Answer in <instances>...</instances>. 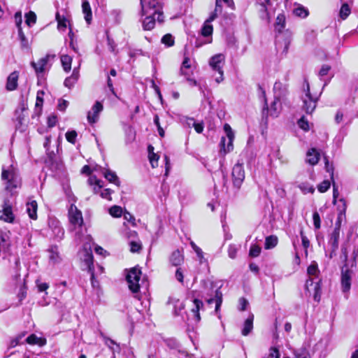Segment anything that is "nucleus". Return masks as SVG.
I'll use <instances>...</instances> for the list:
<instances>
[{"label":"nucleus","instance_id":"64","mask_svg":"<svg viewBox=\"0 0 358 358\" xmlns=\"http://www.w3.org/2000/svg\"><path fill=\"white\" fill-rule=\"evenodd\" d=\"M175 276L178 282H180L181 283L183 282L184 276H183V273H182V268L180 267L177 268V270L176 271Z\"/></svg>","mask_w":358,"mask_h":358},{"label":"nucleus","instance_id":"63","mask_svg":"<svg viewBox=\"0 0 358 358\" xmlns=\"http://www.w3.org/2000/svg\"><path fill=\"white\" fill-rule=\"evenodd\" d=\"M268 358H280L278 350L275 348H271Z\"/></svg>","mask_w":358,"mask_h":358},{"label":"nucleus","instance_id":"35","mask_svg":"<svg viewBox=\"0 0 358 358\" xmlns=\"http://www.w3.org/2000/svg\"><path fill=\"white\" fill-rule=\"evenodd\" d=\"M211 22H208V19L206 20L202 29L201 34L203 36H210L213 33V26L210 24Z\"/></svg>","mask_w":358,"mask_h":358},{"label":"nucleus","instance_id":"45","mask_svg":"<svg viewBox=\"0 0 358 358\" xmlns=\"http://www.w3.org/2000/svg\"><path fill=\"white\" fill-rule=\"evenodd\" d=\"M129 247L131 252H138L142 248V245L140 241H131L129 242Z\"/></svg>","mask_w":358,"mask_h":358},{"label":"nucleus","instance_id":"60","mask_svg":"<svg viewBox=\"0 0 358 358\" xmlns=\"http://www.w3.org/2000/svg\"><path fill=\"white\" fill-rule=\"evenodd\" d=\"M330 69V66L327 64H324L319 72V76H320V78H322L324 76H327Z\"/></svg>","mask_w":358,"mask_h":358},{"label":"nucleus","instance_id":"33","mask_svg":"<svg viewBox=\"0 0 358 358\" xmlns=\"http://www.w3.org/2000/svg\"><path fill=\"white\" fill-rule=\"evenodd\" d=\"M61 62L64 70L66 72L70 71L71 69L72 58L68 55H64L61 57Z\"/></svg>","mask_w":358,"mask_h":358},{"label":"nucleus","instance_id":"48","mask_svg":"<svg viewBox=\"0 0 358 358\" xmlns=\"http://www.w3.org/2000/svg\"><path fill=\"white\" fill-rule=\"evenodd\" d=\"M294 13L296 16L304 18L308 16V11L305 8L299 6L294 10Z\"/></svg>","mask_w":358,"mask_h":358},{"label":"nucleus","instance_id":"28","mask_svg":"<svg viewBox=\"0 0 358 358\" xmlns=\"http://www.w3.org/2000/svg\"><path fill=\"white\" fill-rule=\"evenodd\" d=\"M26 342L30 345H38L41 347L46 344V339L44 338H39L36 335L32 334L26 338Z\"/></svg>","mask_w":358,"mask_h":358},{"label":"nucleus","instance_id":"12","mask_svg":"<svg viewBox=\"0 0 358 358\" xmlns=\"http://www.w3.org/2000/svg\"><path fill=\"white\" fill-rule=\"evenodd\" d=\"M69 221L75 227H81L83 224L82 213L77 207L71 204L69 210Z\"/></svg>","mask_w":358,"mask_h":358},{"label":"nucleus","instance_id":"14","mask_svg":"<svg viewBox=\"0 0 358 358\" xmlns=\"http://www.w3.org/2000/svg\"><path fill=\"white\" fill-rule=\"evenodd\" d=\"M258 90H259V93L260 94V96L263 98L264 103H265V107L264 108V110L265 109H266L267 112L269 113L271 116L277 117L278 114V108L276 107V105H277V103L278 101H280V100H278V99H275L273 102L272 103V104L271 106V108L268 110V106H267V101H266V98L265 90L259 85H258Z\"/></svg>","mask_w":358,"mask_h":358},{"label":"nucleus","instance_id":"15","mask_svg":"<svg viewBox=\"0 0 358 358\" xmlns=\"http://www.w3.org/2000/svg\"><path fill=\"white\" fill-rule=\"evenodd\" d=\"M0 219L7 222H13L14 220L12 206L8 201H4L3 209L0 211Z\"/></svg>","mask_w":358,"mask_h":358},{"label":"nucleus","instance_id":"30","mask_svg":"<svg viewBox=\"0 0 358 358\" xmlns=\"http://www.w3.org/2000/svg\"><path fill=\"white\" fill-rule=\"evenodd\" d=\"M103 174L105 178L107 179L110 182H113L116 185L120 186V182L115 172L109 169H104Z\"/></svg>","mask_w":358,"mask_h":358},{"label":"nucleus","instance_id":"62","mask_svg":"<svg viewBox=\"0 0 358 358\" xmlns=\"http://www.w3.org/2000/svg\"><path fill=\"white\" fill-rule=\"evenodd\" d=\"M15 24H16V26L17 27V29H20V28H22L21 27V24H22V13L20 11H18L17 13H15Z\"/></svg>","mask_w":358,"mask_h":358},{"label":"nucleus","instance_id":"6","mask_svg":"<svg viewBox=\"0 0 358 358\" xmlns=\"http://www.w3.org/2000/svg\"><path fill=\"white\" fill-rule=\"evenodd\" d=\"M142 15H148V16L143 21V27L144 30H151L155 27L156 20L158 22L162 23L164 21V15L162 10L159 11V13H143Z\"/></svg>","mask_w":358,"mask_h":358},{"label":"nucleus","instance_id":"9","mask_svg":"<svg viewBox=\"0 0 358 358\" xmlns=\"http://www.w3.org/2000/svg\"><path fill=\"white\" fill-rule=\"evenodd\" d=\"M81 258L83 259V261L88 269V271L91 274V280H92V283L93 285L94 273V265H93V255H92V252L90 247H89V248H87V245L84 246V249H83V251L82 253Z\"/></svg>","mask_w":358,"mask_h":358},{"label":"nucleus","instance_id":"31","mask_svg":"<svg viewBox=\"0 0 358 358\" xmlns=\"http://www.w3.org/2000/svg\"><path fill=\"white\" fill-rule=\"evenodd\" d=\"M278 242V237L274 235L268 236L266 238L264 248L266 250H270L275 248Z\"/></svg>","mask_w":358,"mask_h":358},{"label":"nucleus","instance_id":"27","mask_svg":"<svg viewBox=\"0 0 358 358\" xmlns=\"http://www.w3.org/2000/svg\"><path fill=\"white\" fill-rule=\"evenodd\" d=\"M253 320L254 315H250L245 321L243 324V327L241 331V334L243 336H248L253 329Z\"/></svg>","mask_w":358,"mask_h":358},{"label":"nucleus","instance_id":"23","mask_svg":"<svg viewBox=\"0 0 358 358\" xmlns=\"http://www.w3.org/2000/svg\"><path fill=\"white\" fill-rule=\"evenodd\" d=\"M19 73L17 71H13L11 73L7 78L6 89L12 91L17 87V80Z\"/></svg>","mask_w":358,"mask_h":358},{"label":"nucleus","instance_id":"1","mask_svg":"<svg viewBox=\"0 0 358 358\" xmlns=\"http://www.w3.org/2000/svg\"><path fill=\"white\" fill-rule=\"evenodd\" d=\"M2 180L6 181V189L13 192L20 186V178L17 170L13 166L7 169H3L1 173Z\"/></svg>","mask_w":358,"mask_h":358},{"label":"nucleus","instance_id":"32","mask_svg":"<svg viewBox=\"0 0 358 358\" xmlns=\"http://www.w3.org/2000/svg\"><path fill=\"white\" fill-rule=\"evenodd\" d=\"M190 59L188 57H185L180 69L181 73L185 76H190Z\"/></svg>","mask_w":358,"mask_h":358},{"label":"nucleus","instance_id":"11","mask_svg":"<svg viewBox=\"0 0 358 358\" xmlns=\"http://www.w3.org/2000/svg\"><path fill=\"white\" fill-rule=\"evenodd\" d=\"M340 232L332 231L328 236V245L330 247L329 258L331 259L336 255L338 248Z\"/></svg>","mask_w":358,"mask_h":358},{"label":"nucleus","instance_id":"21","mask_svg":"<svg viewBox=\"0 0 358 358\" xmlns=\"http://www.w3.org/2000/svg\"><path fill=\"white\" fill-rule=\"evenodd\" d=\"M203 307V303L202 301H201L199 299H196L193 300V306L191 309V313L192 314L193 319L196 322H199L201 320L199 310Z\"/></svg>","mask_w":358,"mask_h":358},{"label":"nucleus","instance_id":"37","mask_svg":"<svg viewBox=\"0 0 358 358\" xmlns=\"http://www.w3.org/2000/svg\"><path fill=\"white\" fill-rule=\"evenodd\" d=\"M17 31H18V37H19V39H20V43H21V47L22 48H28L29 46V41H28V39L27 38V37L25 36L24 32L22 31V28L18 29Z\"/></svg>","mask_w":358,"mask_h":358},{"label":"nucleus","instance_id":"2","mask_svg":"<svg viewBox=\"0 0 358 358\" xmlns=\"http://www.w3.org/2000/svg\"><path fill=\"white\" fill-rule=\"evenodd\" d=\"M141 269L134 267L129 271L127 275V281L129 288L134 293H137L139 291L140 287L144 284L145 287L147 286L146 282L143 280H141Z\"/></svg>","mask_w":358,"mask_h":358},{"label":"nucleus","instance_id":"19","mask_svg":"<svg viewBox=\"0 0 358 358\" xmlns=\"http://www.w3.org/2000/svg\"><path fill=\"white\" fill-rule=\"evenodd\" d=\"M339 202L342 203V206H339L340 212L338 215L337 220L335 223L334 229L332 231H336L338 232H341V227L343 217L345 216V210H346V203L343 199H341Z\"/></svg>","mask_w":358,"mask_h":358},{"label":"nucleus","instance_id":"38","mask_svg":"<svg viewBox=\"0 0 358 358\" xmlns=\"http://www.w3.org/2000/svg\"><path fill=\"white\" fill-rule=\"evenodd\" d=\"M56 20L57 21V28L59 30H64L66 27V20L64 16H61L59 13L56 14Z\"/></svg>","mask_w":358,"mask_h":358},{"label":"nucleus","instance_id":"24","mask_svg":"<svg viewBox=\"0 0 358 358\" xmlns=\"http://www.w3.org/2000/svg\"><path fill=\"white\" fill-rule=\"evenodd\" d=\"M208 303H215V312L217 313L222 303V294L220 289H217L213 297L207 299Z\"/></svg>","mask_w":358,"mask_h":358},{"label":"nucleus","instance_id":"52","mask_svg":"<svg viewBox=\"0 0 358 358\" xmlns=\"http://www.w3.org/2000/svg\"><path fill=\"white\" fill-rule=\"evenodd\" d=\"M261 252V248L257 245H253L251 246L250 250V256L252 257H257L259 255Z\"/></svg>","mask_w":358,"mask_h":358},{"label":"nucleus","instance_id":"59","mask_svg":"<svg viewBox=\"0 0 358 358\" xmlns=\"http://www.w3.org/2000/svg\"><path fill=\"white\" fill-rule=\"evenodd\" d=\"M238 248L235 245H230L228 248V255L230 258L234 259L236 257Z\"/></svg>","mask_w":358,"mask_h":358},{"label":"nucleus","instance_id":"29","mask_svg":"<svg viewBox=\"0 0 358 358\" xmlns=\"http://www.w3.org/2000/svg\"><path fill=\"white\" fill-rule=\"evenodd\" d=\"M83 13L85 15V20L87 24H90L92 21V10L90 3L87 0H83L82 3Z\"/></svg>","mask_w":358,"mask_h":358},{"label":"nucleus","instance_id":"34","mask_svg":"<svg viewBox=\"0 0 358 358\" xmlns=\"http://www.w3.org/2000/svg\"><path fill=\"white\" fill-rule=\"evenodd\" d=\"M50 259L53 262H57L59 259L58 249L56 246L51 247L48 250Z\"/></svg>","mask_w":358,"mask_h":358},{"label":"nucleus","instance_id":"41","mask_svg":"<svg viewBox=\"0 0 358 358\" xmlns=\"http://www.w3.org/2000/svg\"><path fill=\"white\" fill-rule=\"evenodd\" d=\"M26 17V24L31 27L34 24L36 23V15L33 11H29L28 13L25 15Z\"/></svg>","mask_w":358,"mask_h":358},{"label":"nucleus","instance_id":"4","mask_svg":"<svg viewBox=\"0 0 358 358\" xmlns=\"http://www.w3.org/2000/svg\"><path fill=\"white\" fill-rule=\"evenodd\" d=\"M224 130L226 133V137H222L220 141V152L223 153V155H226L227 153L231 152L233 148V141L234 139V134L231 128V127L228 124H225L224 126Z\"/></svg>","mask_w":358,"mask_h":358},{"label":"nucleus","instance_id":"8","mask_svg":"<svg viewBox=\"0 0 358 358\" xmlns=\"http://www.w3.org/2000/svg\"><path fill=\"white\" fill-rule=\"evenodd\" d=\"M233 185L239 189L245 179V171L243 164L237 163L232 169Z\"/></svg>","mask_w":358,"mask_h":358},{"label":"nucleus","instance_id":"7","mask_svg":"<svg viewBox=\"0 0 358 358\" xmlns=\"http://www.w3.org/2000/svg\"><path fill=\"white\" fill-rule=\"evenodd\" d=\"M141 6L143 13H159V11L162 10L161 0H141Z\"/></svg>","mask_w":358,"mask_h":358},{"label":"nucleus","instance_id":"26","mask_svg":"<svg viewBox=\"0 0 358 358\" xmlns=\"http://www.w3.org/2000/svg\"><path fill=\"white\" fill-rule=\"evenodd\" d=\"M37 203L34 200L29 201L27 203V212L29 217L32 220H36L37 218Z\"/></svg>","mask_w":358,"mask_h":358},{"label":"nucleus","instance_id":"3","mask_svg":"<svg viewBox=\"0 0 358 358\" xmlns=\"http://www.w3.org/2000/svg\"><path fill=\"white\" fill-rule=\"evenodd\" d=\"M303 87L305 94L301 97L303 101L302 110L306 114L310 115L315 110L319 98L317 96H313L311 95L310 92L309 84L308 82H305Z\"/></svg>","mask_w":358,"mask_h":358},{"label":"nucleus","instance_id":"56","mask_svg":"<svg viewBox=\"0 0 358 358\" xmlns=\"http://www.w3.org/2000/svg\"><path fill=\"white\" fill-rule=\"evenodd\" d=\"M249 305L248 300L245 298L241 297L238 300V310L244 311L246 310L247 306Z\"/></svg>","mask_w":358,"mask_h":358},{"label":"nucleus","instance_id":"36","mask_svg":"<svg viewBox=\"0 0 358 358\" xmlns=\"http://www.w3.org/2000/svg\"><path fill=\"white\" fill-rule=\"evenodd\" d=\"M285 17L283 14H279L276 18L275 29L281 31L285 28Z\"/></svg>","mask_w":358,"mask_h":358},{"label":"nucleus","instance_id":"44","mask_svg":"<svg viewBox=\"0 0 358 358\" xmlns=\"http://www.w3.org/2000/svg\"><path fill=\"white\" fill-rule=\"evenodd\" d=\"M184 304L182 301L176 300L173 303V313L175 315H179L180 311L184 309Z\"/></svg>","mask_w":358,"mask_h":358},{"label":"nucleus","instance_id":"46","mask_svg":"<svg viewBox=\"0 0 358 358\" xmlns=\"http://www.w3.org/2000/svg\"><path fill=\"white\" fill-rule=\"evenodd\" d=\"M299 187L304 194L313 193L315 191L313 186L308 183H301Z\"/></svg>","mask_w":358,"mask_h":358},{"label":"nucleus","instance_id":"53","mask_svg":"<svg viewBox=\"0 0 358 358\" xmlns=\"http://www.w3.org/2000/svg\"><path fill=\"white\" fill-rule=\"evenodd\" d=\"M330 187V182L329 180H324L318 186V191L323 193L327 192Z\"/></svg>","mask_w":358,"mask_h":358},{"label":"nucleus","instance_id":"47","mask_svg":"<svg viewBox=\"0 0 358 358\" xmlns=\"http://www.w3.org/2000/svg\"><path fill=\"white\" fill-rule=\"evenodd\" d=\"M295 358H310V356L306 349L301 348L295 352Z\"/></svg>","mask_w":358,"mask_h":358},{"label":"nucleus","instance_id":"43","mask_svg":"<svg viewBox=\"0 0 358 358\" xmlns=\"http://www.w3.org/2000/svg\"><path fill=\"white\" fill-rule=\"evenodd\" d=\"M346 118V116L345 115V112L343 110L340 109L337 110L335 117H334V121L336 124H339L344 122L345 119Z\"/></svg>","mask_w":358,"mask_h":358},{"label":"nucleus","instance_id":"20","mask_svg":"<svg viewBox=\"0 0 358 358\" xmlns=\"http://www.w3.org/2000/svg\"><path fill=\"white\" fill-rule=\"evenodd\" d=\"M320 156L319 152L315 148H310L306 153V162L309 164L314 166L318 163Z\"/></svg>","mask_w":358,"mask_h":358},{"label":"nucleus","instance_id":"51","mask_svg":"<svg viewBox=\"0 0 358 358\" xmlns=\"http://www.w3.org/2000/svg\"><path fill=\"white\" fill-rule=\"evenodd\" d=\"M76 136L77 133L74 130L69 131L66 133V138L71 143L74 144L76 143Z\"/></svg>","mask_w":358,"mask_h":358},{"label":"nucleus","instance_id":"17","mask_svg":"<svg viewBox=\"0 0 358 358\" xmlns=\"http://www.w3.org/2000/svg\"><path fill=\"white\" fill-rule=\"evenodd\" d=\"M287 85L280 81H276L273 85L274 99L280 100L286 95Z\"/></svg>","mask_w":358,"mask_h":358},{"label":"nucleus","instance_id":"16","mask_svg":"<svg viewBox=\"0 0 358 358\" xmlns=\"http://www.w3.org/2000/svg\"><path fill=\"white\" fill-rule=\"evenodd\" d=\"M103 106L102 104L96 101L95 104L93 106L92 108V111H89L87 114V120L88 122L91 124L95 123L97 122L99 118V114L102 111Z\"/></svg>","mask_w":358,"mask_h":358},{"label":"nucleus","instance_id":"61","mask_svg":"<svg viewBox=\"0 0 358 358\" xmlns=\"http://www.w3.org/2000/svg\"><path fill=\"white\" fill-rule=\"evenodd\" d=\"M113 191L110 189H105L102 191H101V193H100V195L102 198L103 199H106L109 201L111 200V194H112Z\"/></svg>","mask_w":358,"mask_h":358},{"label":"nucleus","instance_id":"54","mask_svg":"<svg viewBox=\"0 0 358 358\" xmlns=\"http://www.w3.org/2000/svg\"><path fill=\"white\" fill-rule=\"evenodd\" d=\"M300 235L302 241V245L305 248V252L307 255V249L310 246V241L308 238L304 235V233L302 230L300 231Z\"/></svg>","mask_w":358,"mask_h":358},{"label":"nucleus","instance_id":"5","mask_svg":"<svg viewBox=\"0 0 358 358\" xmlns=\"http://www.w3.org/2000/svg\"><path fill=\"white\" fill-rule=\"evenodd\" d=\"M224 56L222 54H217L212 57L209 61V64L212 69L217 71L219 76L215 78V81L217 83H221L224 80L223 76V66L224 64Z\"/></svg>","mask_w":358,"mask_h":358},{"label":"nucleus","instance_id":"25","mask_svg":"<svg viewBox=\"0 0 358 358\" xmlns=\"http://www.w3.org/2000/svg\"><path fill=\"white\" fill-rule=\"evenodd\" d=\"M79 67L75 68L71 76L66 78L64 80V85L68 88H71L77 82L79 78Z\"/></svg>","mask_w":358,"mask_h":358},{"label":"nucleus","instance_id":"39","mask_svg":"<svg viewBox=\"0 0 358 358\" xmlns=\"http://www.w3.org/2000/svg\"><path fill=\"white\" fill-rule=\"evenodd\" d=\"M307 272L309 276H317L320 271L318 270L317 262H313L308 267Z\"/></svg>","mask_w":358,"mask_h":358},{"label":"nucleus","instance_id":"49","mask_svg":"<svg viewBox=\"0 0 358 358\" xmlns=\"http://www.w3.org/2000/svg\"><path fill=\"white\" fill-rule=\"evenodd\" d=\"M162 43L170 47L174 44V40L171 34H165L162 38Z\"/></svg>","mask_w":358,"mask_h":358},{"label":"nucleus","instance_id":"22","mask_svg":"<svg viewBox=\"0 0 358 358\" xmlns=\"http://www.w3.org/2000/svg\"><path fill=\"white\" fill-rule=\"evenodd\" d=\"M169 261L173 266H179L184 262V256L179 250H176L171 253Z\"/></svg>","mask_w":358,"mask_h":358},{"label":"nucleus","instance_id":"40","mask_svg":"<svg viewBox=\"0 0 358 358\" xmlns=\"http://www.w3.org/2000/svg\"><path fill=\"white\" fill-rule=\"evenodd\" d=\"M350 12H351V10H350L349 6L347 3H344L342 5V6L341 8V10L339 12V15H340L341 18H342L343 20H345L349 16V15L350 14Z\"/></svg>","mask_w":358,"mask_h":358},{"label":"nucleus","instance_id":"42","mask_svg":"<svg viewBox=\"0 0 358 358\" xmlns=\"http://www.w3.org/2000/svg\"><path fill=\"white\" fill-rule=\"evenodd\" d=\"M109 213L114 217H119L122 214V209L120 206H113L109 208Z\"/></svg>","mask_w":358,"mask_h":358},{"label":"nucleus","instance_id":"55","mask_svg":"<svg viewBox=\"0 0 358 358\" xmlns=\"http://www.w3.org/2000/svg\"><path fill=\"white\" fill-rule=\"evenodd\" d=\"M150 162L152 168L157 166L159 156L155 152H152L150 155H148Z\"/></svg>","mask_w":358,"mask_h":358},{"label":"nucleus","instance_id":"10","mask_svg":"<svg viewBox=\"0 0 358 358\" xmlns=\"http://www.w3.org/2000/svg\"><path fill=\"white\" fill-rule=\"evenodd\" d=\"M352 275V270L349 269L345 264L341 271V288L344 293H348L350 289Z\"/></svg>","mask_w":358,"mask_h":358},{"label":"nucleus","instance_id":"58","mask_svg":"<svg viewBox=\"0 0 358 358\" xmlns=\"http://www.w3.org/2000/svg\"><path fill=\"white\" fill-rule=\"evenodd\" d=\"M320 282H315L314 285V289H315V294H314V299L316 301H319L320 299Z\"/></svg>","mask_w":358,"mask_h":358},{"label":"nucleus","instance_id":"13","mask_svg":"<svg viewBox=\"0 0 358 358\" xmlns=\"http://www.w3.org/2000/svg\"><path fill=\"white\" fill-rule=\"evenodd\" d=\"M55 55H46L45 57L41 58L38 62H31V65L34 69L36 73L38 76L43 73L48 66V62L50 58H54Z\"/></svg>","mask_w":358,"mask_h":358},{"label":"nucleus","instance_id":"18","mask_svg":"<svg viewBox=\"0 0 358 358\" xmlns=\"http://www.w3.org/2000/svg\"><path fill=\"white\" fill-rule=\"evenodd\" d=\"M221 1H223L227 6L231 8L234 7V6L233 0H216L215 10L213 13H211V15L208 17V22L213 21L217 17V13L222 12Z\"/></svg>","mask_w":358,"mask_h":358},{"label":"nucleus","instance_id":"57","mask_svg":"<svg viewBox=\"0 0 358 358\" xmlns=\"http://www.w3.org/2000/svg\"><path fill=\"white\" fill-rule=\"evenodd\" d=\"M313 224H314V227L316 229H319L320 228V215L319 213L315 211L313 213Z\"/></svg>","mask_w":358,"mask_h":358},{"label":"nucleus","instance_id":"50","mask_svg":"<svg viewBox=\"0 0 358 358\" xmlns=\"http://www.w3.org/2000/svg\"><path fill=\"white\" fill-rule=\"evenodd\" d=\"M299 127L304 131L309 130L308 121L303 116L298 121Z\"/></svg>","mask_w":358,"mask_h":358}]
</instances>
